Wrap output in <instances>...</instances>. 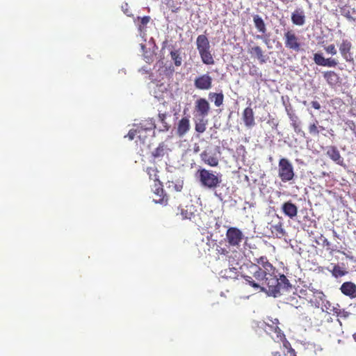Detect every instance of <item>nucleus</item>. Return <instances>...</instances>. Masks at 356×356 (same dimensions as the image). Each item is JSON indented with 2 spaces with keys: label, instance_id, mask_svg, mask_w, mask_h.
Wrapping results in <instances>:
<instances>
[{
  "label": "nucleus",
  "instance_id": "nucleus-1",
  "mask_svg": "<svg viewBox=\"0 0 356 356\" xmlns=\"http://www.w3.org/2000/svg\"><path fill=\"white\" fill-rule=\"evenodd\" d=\"M241 276L254 289H260L273 297H278L293 289V286L283 274H276L275 267L266 256L256 258L254 263L246 265Z\"/></svg>",
  "mask_w": 356,
  "mask_h": 356
},
{
  "label": "nucleus",
  "instance_id": "nucleus-2",
  "mask_svg": "<svg viewBox=\"0 0 356 356\" xmlns=\"http://www.w3.org/2000/svg\"><path fill=\"white\" fill-rule=\"evenodd\" d=\"M323 296V293L322 292L314 291L307 288L300 289V290L296 289V292L293 293V296L286 298V301L296 308L300 307L306 303L318 307L320 301L317 300V298L321 299Z\"/></svg>",
  "mask_w": 356,
  "mask_h": 356
},
{
  "label": "nucleus",
  "instance_id": "nucleus-3",
  "mask_svg": "<svg viewBox=\"0 0 356 356\" xmlns=\"http://www.w3.org/2000/svg\"><path fill=\"white\" fill-rule=\"evenodd\" d=\"M197 179L204 188L215 189L222 182V175L212 170L200 168L196 173Z\"/></svg>",
  "mask_w": 356,
  "mask_h": 356
},
{
  "label": "nucleus",
  "instance_id": "nucleus-4",
  "mask_svg": "<svg viewBox=\"0 0 356 356\" xmlns=\"http://www.w3.org/2000/svg\"><path fill=\"white\" fill-rule=\"evenodd\" d=\"M278 177L282 182H289L294 179V168L288 159L282 158L279 160Z\"/></svg>",
  "mask_w": 356,
  "mask_h": 356
},
{
  "label": "nucleus",
  "instance_id": "nucleus-5",
  "mask_svg": "<svg viewBox=\"0 0 356 356\" xmlns=\"http://www.w3.org/2000/svg\"><path fill=\"white\" fill-rule=\"evenodd\" d=\"M284 45L286 49L298 53L303 50V43L293 30H288L284 33Z\"/></svg>",
  "mask_w": 356,
  "mask_h": 356
},
{
  "label": "nucleus",
  "instance_id": "nucleus-6",
  "mask_svg": "<svg viewBox=\"0 0 356 356\" xmlns=\"http://www.w3.org/2000/svg\"><path fill=\"white\" fill-rule=\"evenodd\" d=\"M280 322L277 318H267L265 322V331L267 334H270L274 341L283 340L284 339V334L279 327Z\"/></svg>",
  "mask_w": 356,
  "mask_h": 356
},
{
  "label": "nucleus",
  "instance_id": "nucleus-7",
  "mask_svg": "<svg viewBox=\"0 0 356 356\" xmlns=\"http://www.w3.org/2000/svg\"><path fill=\"white\" fill-rule=\"evenodd\" d=\"M352 49V42L347 39L342 40L341 42L339 45V50L341 56L347 63H353L355 62L353 51Z\"/></svg>",
  "mask_w": 356,
  "mask_h": 356
},
{
  "label": "nucleus",
  "instance_id": "nucleus-8",
  "mask_svg": "<svg viewBox=\"0 0 356 356\" xmlns=\"http://www.w3.org/2000/svg\"><path fill=\"white\" fill-rule=\"evenodd\" d=\"M243 236L242 232L236 227H229L226 232V240L230 246H239Z\"/></svg>",
  "mask_w": 356,
  "mask_h": 356
},
{
  "label": "nucleus",
  "instance_id": "nucleus-9",
  "mask_svg": "<svg viewBox=\"0 0 356 356\" xmlns=\"http://www.w3.org/2000/svg\"><path fill=\"white\" fill-rule=\"evenodd\" d=\"M210 104L204 98H199L195 102V117L206 118L210 111Z\"/></svg>",
  "mask_w": 356,
  "mask_h": 356
},
{
  "label": "nucleus",
  "instance_id": "nucleus-10",
  "mask_svg": "<svg viewBox=\"0 0 356 356\" xmlns=\"http://www.w3.org/2000/svg\"><path fill=\"white\" fill-rule=\"evenodd\" d=\"M195 88L201 90H208L212 87V77L208 74L197 76L194 80Z\"/></svg>",
  "mask_w": 356,
  "mask_h": 356
},
{
  "label": "nucleus",
  "instance_id": "nucleus-11",
  "mask_svg": "<svg viewBox=\"0 0 356 356\" xmlns=\"http://www.w3.org/2000/svg\"><path fill=\"white\" fill-rule=\"evenodd\" d=\"M314 61L319 66L327 67H336L339 61L334 58H325L321 54L316 53L314 54Z\"/></svg>",
  "mask_w": 356,
  "mask_h": 356
},
{
  "label": "nucleus",
  "instance_id": "nucleus-12",
  "mask_svg": "<svg viewBox=\"0 0 356 356\" xmlns=\"http://www.w3.org/2000/svg\"><path fill=\"white\" fill-rule=\"evenodd\" d=\"M157 181L155 183L154 193L156 196H159V198H154L153 201L156 204L166 205L168 201V196L164 193L162 184L159 181Z\"/></svg>",
  "mask_w": 356,
  "mask_h": 356
},
{
  "label": "nucleus",
  "instance_id": "nucleus-13",
  "mask_svg": "<svg viewBox=\"0 0 356 356\" xmlns=\"http://www.w3.org/2000/svg\"><path fill=\"white\" fill-rule=\"evenodd\" d=\"M191 129L188 117L182 118L177 123V135L179 137L185 136Z\"/></svg>",
  "mask_w": 356,
  "mask_h": 356
},
{
  "label": "nucleus",
  "instance_id": "nucleus-14",
  "mask_svg": "<svg viewBox=\"0 0 356 356\" xmlns=\"http://www.w3.org/2000/svg\"><path fill=\"white\" fill-rule=\"evenodd\" d=\"M242 118L247 127L250 128L255 124L254 112L251 107L248 106L243 110Z\"/></svg>",
  "mask_w": 356,
  "mask_h": 356
},
{
  "label": "nucleus",
  "instance_id": "nucleus-15",
  "mask_svg": "<svg viewBox=\"0 0 356 356\" xmlns=\"http://www.w3.org/2000/svg\"><path fill=\"white\" fill-rule=\"evenodd\" d=\"M282 210L284 214L290 218H293L298 214V207L291 201L284 202L282 204Z\"/></svg>",
  "mask_w": 356,
  "mask_h": 356
},
{
  "label": "nucleus",
  "instance_id": "nucleus-16",
  "mask_svg": "<svg viewBox=\"0 0 356 356\" xmlns=\"http://www.w3.org/2000/svg\"><path fill=\"white\" fill-rule=\"evenodd\" d=\"M292 23L296 26H303L305 23V15L302 8L296 9L291 14Z\"/></svg>",
  "mask_w": 356,
  "mask_h": 356
},
{
  "label": "nucleus",
  "instance_id": "nucleus-17",
  "mask_svg": "<svg viewBox=\"0 0 356 356\" xmlns=\"http://www.w3.org/2000/svg\"><path fill=\"white\" fill-rule=\"evenodd\" d=\"M327 155L336 163L339 165H343V159L341 157L339 151L335 146H330L327 150Z\"/></svg>",
  "mask_w": 356,
  "mask_h": 356
},
{
  "label": "nucleus",
  "instance_id": "nucleus-18",
  "mask_svg": "<svg viewBox=\"0 0 356 356\" xmlns=\"http://www.w3.org/2000/svg\"><path fill=\"white\" fill-rule=\"evenodd\" d=\"M196 46L199 54L209 50L211 48L209 39L205 35H200L197 36Z\"/></svg>",
  "mask_w": 356,
  "mask_h": 356
},
{
  "label": "nucleus",
  "instance_id": "nucleus-19",
  "mask_svg": "<svg viewBox=\"0 0 356 356\" xmlns=\"http://www.w3.org/2000/svg\"><path fill=\"white\" fill-rule=\"evenodd\" d=\"M340 289L342 293L347 296L352 298L356 297V285L351 282H344Z\"/></svg>",
  "mask_w": 356,
  "mask_h": 356
},
{
  "label": "nucleus",
  "instance_id": "nucleus-20",
  "mask_svg": "<svg viewBox=\"0 0 356 356\" xmlns=\"http://www.w3.org/2000/svg\"><path fill=\"white\" fill-rule=\"evenodd\" d=\"M202 161L211 167H216L218 165V159L216 156L211 155L208 152L203 151L200 154Z\"/></svg>",
  "mask_w": 356,
  "mask_h": 356
},
{
  "label": "nucleus",
  "instance_id": "nucleus-21",
  "mask_svg": "<svg viewBox=\"0 0 356 356\" xmlns=\"http://www.w3.org/2000/svg\"><path fill=\"white\" fill-rule=\"evenodd\" d=\"M323 77L327 81V84L333 87L339 83L340 77L334 71H327L323 73Z\"/></svg>",
  "mask_w": 356,
  "mask_h": 356
},
{
  "label": "nucleus",
  "instance_id": "nucleus-22",
  "mask_svg": "<svg viewBox=\"0 0 356 356\" xmlns=\"http://www.w3.org/2000/svg\"><path fill=\"white\" fill-rule=\"evenodd\" d=\"M195 130L199 134H202L206 131L208 120L206 118L195 117Z\"/></svg>",
  "mask_w": 356,
  "mask_h": 356
},
{
  "label": "nucleus",
  "instance_id": "nucleus-23",
  "mask_svg": "<svg viewBox=\"0 0 356 356\" xmlns=\"http://www.w3.org/2000/svg\"><path fill=\"white\" fill-rule=\"evenodd\" d=\"M220 275L225 279H236L238 276V270L237 268L229 267L220 271Z\"/></svg>",
  "mask_w": 356,
  "mask_h": 356
},
{
  "label": "nucleus",
  "instance_id": "nucleus-24",
  "mask_svg": "<svg viewBox=\"0 0 356 356\" xmlns=\"http://www.w3.org/2000/svg\"><path fill=\"white\" fill-rule=\"evenodd\" d=\"M253 21H254V26H255L256 29H257V31L262 34L266 33V24H265L263 19L259 15H255L253 16Z\"/></svg>",
  "mask_w": 356,
  "mask_h": 356
},
{
  "label": "nucleus",
  "instance_id": "nucleus-25",
  "mask_svg": "<svg viewBox=\"0 0 356 356\" xmlns=\"http://www.w3.org/2000/svg\"><path fill=\"white\" fill-rule=\"evenodd\" d=\"M249 53L251 54H254L260 63H266V56L264 54V51L259 46H255L252 47L249 50Z\"/></svg>",
  "mask_w": 356,
  "mask_h": 356
},
{
  "label": "nucleus",
  "instance_id": "nucleus-26",
  "mask_svg": "<svg viewBox=\"0 0 356 356\" xmlns=\"http://www.w3.org/2000/svg\"><path fill=\"white\" fill-rule=\"evenodd\" d=\"M270 230L272 234L277 238H282L286 234L283 225L280 222L276 225H271Z\"/></svg>",
  "mask_w": 356,
  "mask_h": 356
},
{
  "label": "nucleus",
  "instance_id": "nucleus-27",
  "mask_svg": "<svg viewBox=\"0 0 356 356\" xmlns=\"http://www.w3.org/2000/svg\"><path fill=\"white\" fill-rule=\"evenodd\" d=\"M199 54L204 64L211 65L215 63L214 58L210 49L201 52Z\"/></svg>",
  "mask_w": 356,
  "mask_h": 356
},
{
  "label": "nucleus",
  "instance_id": "nucleus-28",
  "mask_svg": "<svg viewBox=\"0 0 356 356\" xmlns=\"http://www.w3.org/2000/svg\"><path fill=\"white\" fill-rule=\"evenodd\" d=\"M138 127H139L140 131H142L143 130L144 131H151L156 128V125L154 123V120L152 118H151L148 120H146L144 122L140 123Z\"/></svg>",
  "mask_w": 356,
  "mask_h": 356
},
{
  "label": "nucleus",
  "instance_id": "nucleus-29",
  "mask_svg": "<svg viewBox=\"0 0 356 356\" xmlns=\"http://www.w3.org/2000/svg\"><path fill=\"white\" fill-rule=\"evenodd\" d=\"M289 115L290 120L291 121V126L293 128L294 131L297 134L300 133V122L299 121L298 117L293 114H289Z\"/></svg>",
  "mask_w": 356,
  "mask_h": 356
},
{
  "label": "nucleus",
  "instance_id": "nucleus-30",
  "mask_svg": "<svg viewBox=\"0 0 356 356\" xmlns=\"http://www.w3.org/2000/svg\"><path fill=\"white\" fill-rule=\"evenodd\" d=\"M209 96L210 98L214 97V104L216 106H220L223 104L224 95L222 92H210Z\"/></svg>",
  "mask_w": 356,
  "mask_h": 356
},
{
  "label": "nucleus",
  "instance_id": "nucleus-31",
  "mask_svg": "<svg viewBox=\"0 0 356 356\" xmlns=\"http://www.w3.org/2000/svg\"><path fill=\"white\" fill-rule=\"evenodd\" d=\"M165 148L163 143L159 145L152 152V155L154 159L162 158L165 155Z\"/></svg>",
  "mask_w": 356,
  "mask_h": 356
},
{
  "label": "nucleus",
  "instance_id": "nucleus-32",
  "mask_svg": "<svg viewBox=\"0 0 356 356\" xmlns=\"http://www.w3.org/2000/svg\"><path fill=\"white\" fill-rule=\"evenodd\" d=\"M333 314L336 315L338 317H341L343 318H346L348 316L349 313L346 312L345 309H340L339 306L334 307L332 309Z\"/></svg>",
  "mask_w": 356,
  "mask_h": 356
},
{
  "label": "nucleus",
  "instance_id": "nucleus-33",
  "mask_svg": "<svg viewBox=\"0 0 356 356\" xmlns=\"http://www.w3.org/2000/svg\"><path fill=\"white\" fill-rule=\"evenodd\" d=\"M158 118L159 121L163 125V131H168L170 129V125L166 122L167 113H159L158 115Z\"/></svg>",
  "mask_w": 356,
  "mask_h": 356
},
{
  "label": "nucleus",
  "instance_id": "nucleus-34",
  "mask_svg": "<svg viewBox=\"0 0 356 356\" xmlns=\"http://www.w3.org/2000/svg\"><path fill=\"white\" fill-rule=\"evenodd\" d=\"M346 273L347 272L346 270L338 265H334L332 270V274L335 277H342L345 275Z\"/></svg>",
  "mask_w": 356,
  "mask_h": 356
},
{
  "label": "nucleus",
  "instance_id": "nucleus-35",
  "mask_svg": "<svg viewBox=\"0 0 356 356\" xmlns=\"http://www.w3.org/2000/svg\"><path fill=\"white\" fill-rule=\"evenodd\" d=\"M170 56L176 66L179 67L181 65L182 58L177 51H172L170 52Z\"/></svg>",
  "mask_w": 356,
  "mask_h": 356
},
{
  "label": "nucleus",
  "instance_id": "nucleus-36",
  "mask_svg": "<svg viewBox=\"0 0 356 356\" xmlns=\"http://www.w3.org/2000/svg\"><path fill=\"white\" fill-rule=\"evenodd\" d=\"M180 216L182 220H191L194 215L193 213L188 209V207H186V209H181Z\"/></svg>",
  "mask_w": 356,
  "mask_h": 356
},
{
  "label": "nucleus",
  "instance_id": "nucleus-37",
  "mask_svg": "<svg viewBox=\"0 0 356 356\" xmlns=\"http://www.w3.org/2000/svg\"><path fill=\"white\" fill-rule=\"evenodd\" d=\"M146 172L148 174L149 179H154L155 181H159V178L157 177L158 170L156 168L148 167L147 168Z\"/></svg>",
  "mask_w": 356,
  "mask_h": 356
},
{
  "label": "nucleus",
  "instance_id": "nucleus-38",
  "mask_svg": "<svg viewBox=\"0 0 356 356\" xmlns=\"http://www.w3.org/2000/svg\"><path fill=\"white\" fill-rule=\"evenodd\" d=\"M318 122L317 120H316V122L314 123L311 124L309 126L308 129H309V132L310 134H312L313 136H318L319 129L318 127Z\"/></svg>",
  "mask_w": 356,
  "mask_h": 356
},
{
  "label": "nucleus",
  "instance_id": "nucleus-39",
  "mask_svg": "<svg viewBox=\"0 0 356 356\" xmlns=\"http://www.w3.org/2000/svg\"><path fill=\"white\" fill-rule=\"evenodd\" d=\"M324 50L327 54H331L332 56L336 55L337 53V49L334 44H331L325 47Z\"/></svg>",
  "mask_w": 356,
  "mask_h": 356
},
{
  "label": "nucleus",
  "instance_id": "nucleus-40",
  "mask_svg": "<svg viewBox=\"0 0 356 356\" xmlns=\"http://www.w3.org/2000/svg\"><path fill=\"white\" fill-rule=\"evenodd\" d=\"M121 9L122 12L127 16L131 17L133 16L130 7L128 3L125 2L122 4Z\"/></svg>",
  "mask_w": 356,
  "mask_h": 356
},
{
  "label": "nucleus",
  "instance_id": "nucleus-41",
  "mask_svg": "<svg viewBox=\"0 0 356 356\" xmlns=\"http://www.w3.org/2000/svg\"><path fill=\"white\" fill-rule=\"evenodd\" d=\"M140 132L141 131H140L139 127H138L137 129H136L129 130L127 136L129 138V140H131L135 138V136L137 134H140Z\"/></svg>",
  "mask_w": 356,
  "mask_h": 356
},
{
  "label": "nucleus",
  "instance_id": "nucleus-42",
  "mask_svg": "<svg viewBox=\"0 0 356 356\" xmlns=\"http://www.w3.org/2000/svg\"><path fill=\"white\" fill-rule=\"evenodd\" d=\"M138 19L140 21L141 25L139 26V29H141V26L143 25L146 26L150 21V17L149 16H145L143 17H138Z\"/></svg>",
  "mask_w": 356,
  "mask_h": 356
},
{
  "label": "nucleus",
  "instance_id": "nucleus-43",
  "mask_svg": "<svg viewBox=\"0 0 356 356\" xmlns=\"http://www.w3.org/2000/svg\"><path fill=\"white\" fill-rule=\"evenodd\" d=\"M323 245L324 247H326V249L327 250H330L331 252L333 251V250L330 248V246H331L330 242L326 238H324L323 239Z\"/></svg>",
  "mask_w": 356,
  "mask_h": 356
},
{
  "label": "nucleus",
  "instance_id": "nucleus-44",
  "mask_svg": "<svg viewBox=\"0 0 356 356\" xmlns=\"http://www.w3.org/2000/svg\"><path fill=\"white\" fill-rule=\"evenodd\" d=\"M277 342H283V346L286 348H289L291 346L290 343L286 340V337L284 336V339L283 340L277 341Z\"/></svg>",
  "mask_w": 356,
  "mask_h": 356
},
{
  "label": "nucleus",
  "instance_id": "nucleus-45",
  "mask_svg": "<svg viewBox=\"0 0 356 356\" xmlns=\"http://www.w3.org/2000/svg\"><path fill=\"white\" fill-rule=\"evenodd\" d=\"M311 104L312 106L316 110H319L321 108V104L317 101H312Z\"/></svg>",
  "mask_w": 356,
  "mask_h": 356
},
{
  "label": "nucleus",
  "instance_id": "nucleus-46",
  "mask_svg": "<svg viewBox=\"0 0 356 356\" xmlns=\"http://www.w3.org/2000/svg\"><path fill=\"white\" fill-rule=\"evenodd\" d=\"M288 352L290 353L291 356L296 355V353L295 350L293 348H291V347H290L289 348Z\"/></svg>",
  "mask_w": 356,
  "mask_h": 356
},
{
  "label": "nucleus",
  "instance_id": "nucleus-47",
  "mask_svg": "<svg viewBox=\"0 0 356 356\" xmlns=\"http://www.w3.org/2000/svg\"><path fill=\"white\" fill-rule=\"evenodd\" d=\"M218 252H220L221 254H224L228 252L226 249L222 248H220V250H218Z\"/></svg>",
  "mask_w": 356,
  "mask_h": 356
},
{
  "label": "nucleus",
  "instance_id": "nucleus-48",
  "mask_svg": "<svg viewBox=\"0 0 356 356\" xmlns=\"http://www.w3.org/2000/svg\"><path fill=\"white\" fill-rule=\"evenodd\" d=\"M270 356H282V355L279 351H275L271 353Z\"/></svg>",
  "mask_w": 356,
  "mask_h": 356
},
{
  "label": "nucleus",
  "instance_id": "nucleus-49",
  "mask_svg": "<svg viewBox=\"0 0 356 356\" xmlns=\"http://www.w3.org/2000/svg\"><path fill=\"white\" fill-rule=\"evenodd\" d=\"M318 127L319 131L325 130V128L323 126H319Z\"/></svg>",
  "mask_w": 356,
  "mask_h": 356
},
{
  "label": "nucleus",
  "instance_id": "nucleus-50",
  "mask_svg": "<svg viewBox=\"0 0 356 356\" xmlns=\"http://www.w3.org/2000/svg\"><path fill=\"white\" fill-rule=\"evenodd\" d=\"M353 337H354V339H355V341H356V334H355L353 335Z\"/></svg>",
  "mask_w": 356,
  "mask_h": 356
},
{
  "label": "nucleus",
  "instance_id": "nucleus-51",
  "mask_svg": "<svg viewBox=\"0 0 356 356\" xmlns=\"http://www.w3.org/2000/svg\"><path fill=\"white\" fill-rule=\"evenodd\" d=\"M345 16H346V17H347V18H350V17L349 16V15H346Z\"/></svg>",
  "mask_w": 356,
  "mask_h": 356
},
{
  "label": "nucleus",
  "instance_id": "nucleus-52",
  "mask_svg": "<svg viewBox=\"0 0 356 356\" xmlns=\"http://www.w3.org/2000/svg\"><path fill=\"white\" fill-rule=\"evenodd\" d=\"M295 356H297V355H295Z\"/></svg>",
  "mask_w": 356,
  "mask_h": 356
}]
</instances>
